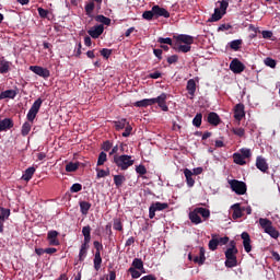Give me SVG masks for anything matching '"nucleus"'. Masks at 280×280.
Returning a JSON list of instances; mask_svg holds the SVG:
<instances>
[{
	"label": "nucleus",
	"instance_id": "ea45409f",
	"mask_svg": "<svg viewBox=\"0 0 280 280\" xmlns=\"http://www.w3.org/2000/svg\"><path fill=\"white\" fill-rule=\"evenodd\" d=\"M93 246L95 248L94 255L102 256V250H104V245L100 243V241H94Z\"/></svg>",
	"mask_w": 280,
	"mask_h": 280
},
{
	"label": "nucleus",
	"instance_id": "423d86ee",
	"mask_svg": "<svg viewBox=\"0 0 280 280\" xmlns=\"http://www.w3.org/2000/svg\"><path fill=\"white\" fill-rule=\"evenodd\" d=\"M165 209H170V205L161 201H156L152 203L149 208V218L150 220H154L156 215V211H165Z\"/></svg>",
	"mask_w": 280,
	"mask_h": 280
},
{
	"label": "nucleus",
	"instance_id": "0eeeda50",
	"mask_svg": "<svg viewBox=\"0 0 280 280\" xmlns=\"http://www.w3.org/2000/svg\"><path fill=\"white\" fill-rule=\"evenodd\" d=\"M153 104H158V106L164 112L167 113L170 110V107L167 106V95L165 93H162L160 96L155 98H151Z\"/></svg>",
	"mask_w": 280,
	"mask_h": 280
},
{
	"label": "nucleus",
	"instance_id": "412c9836",
	"mask_svg": "<svg viewBox=\"0 0 280 280\" xmlns=\"http://www.w3.org/2000/svg\"><path fill=\"white\" fill-rule=\"evenodd\" d=\"M184 175L186 178L187 186L194 187V185H196V180L194 179V172H191V170H189V168H185Z\"/></svg>",
	"mask_w": 280,
	"mask_h": 280
},
{
	"label": "nucleus",
	"instance_id": "a19ab883",
	"mask_svg": "<svg viewBox=\"0 0 280 280\" xmlns=\"http://www.w3.org/2000/svg\"><path fill=\"white\" fill-rule=\"evenodd\" d=\"M192 126L200 128L202 126V114L198 113L192 119Z\"/></svg>",
	"mask_w": 280,
	"mask_h": 280
},
{
	"label": "nucleus",
	"instance_id": "4468645a",
	"mask_svg": "<svg viewBox=\"0 0 280 280\" xmlns=\"http://www.w3.org/2000/svg\"><path fill=\"white\" fill-rule=\"evenodd\" d=\"M241 238L243 240L245 253H250V250H253V245H250V234H248V232H243Z\"/></svg>",
	"mask_w": 280,
	"mask_h": 280
},
{
	"label": "nucleus",
	"instance_id": "0e129e2a",
	"mask_svg": "<svg viewBox=\"0 0 280 280\" xmlns=\"http://www.w3.org/2000/svg\"><path fill=\"white\" fill-rule=\"evenodd\" d=\"M82 189V184H73L70 188L71 194H78Z\"/></svg>",
	"mask_w": 280,
	"mask_h": 280
},
{
	"label": "nucleus",
	"instance_id": "c9c22d12",
	"mask_svg": "<svg viewBox=\"0 0 280 280\" xmlns=\"http://www.w3.org/2000/svg\"><path fill=\"white\" fill-rule=\"evenodd\" d=\"M208 246L210 250H218V246H220V242H218L215 234H212V240L209 241Z\"/></svg>",
	"mask_w": 280,
	"mask_h": 280
},
{
	"label": "nucleus",
	"instance_id": "9d476101",
	"mask_svg": "<svg viewBox=\"0 0 280 280\" xmlns=\"http://www.w3.org/2000/svg\"><path fill=\"white\" fill-rule=\"evenodd\" d=\"M91 38H97L104 34V24L95 25L88 31Z\"/></svg>",
	"mask_w": 280,
	"mask_h": 280
},
{
	"label": "nucleus",
	"instance_id": "393cba45",
	"mask_svg": "<svg viewBox=\"0 0 280 280\" xmlns=\"http://www.w3.org/2000/svg\"><path fill=\"white\" fill-rule=\"evenodd\" d=\"M177 43H183L184 45H194V36L190 35H178Z\"/></svg>",
	"mask_w": 280,
	"mask_h": 280
},
{
	"label": "nucleus",
	"instance_id": "8fccbe9b",
	"mask_svg": "<svg viewBox=\"0 0 280 280\" xmlns=\"http://www.w3.org/2000/svg\"><path fill=\"white\" fill-rule=\"evenodd\" d=\"M264 62H265L266 67H270V69H275L277 67V60H275L270 57L265 58Z\"/></svg>",
	"mask_w": 280,
	"mask_h": 280
},
{
	"label": "nucleus",
	"instance_id": "864d4df0",
	"mask_svg": "<svg viewBox=\"0 0 280 280\" xmlns=\"http://www.w3.org/2000/svg\"><path fill=\"white\" fill-rule=\"evenodd\" d=\"M37 12H38L40 19H48L49 20V10L43 9V8H38Z\"/></svg>",
	"mask_w": 280,
	"mask_h": 280
},
{
	"label": "nucleus",
	"instance_id": "1a4fd4ad",
	"mask_svg": "<svg viewBox=\"0 0 280 280\" xmlns=\"http://www.w3.org/2000/svg\"><path fill=\"white\" fill-rule=\"evenodd\" d=\"M230 69L233 73H242L246 69V66H244L240 59L234 58L230 63Z\"/></svg>",
	"mask_w": 280,
	"mask_h": 280
},
{
	"label": "nucleus",
	"instance_id": "de8ad7c7",
	"mask_svg": "<svg viewBox=\"0 0 280 280\" xmlns=\"http://www.w3.org/2000/svg\"><path fill=\"white\" fill-rule=\"evenodd\" d=\"M108 161V155L106 154V152L102 151L100 154H98V160H97V165L101 166V165H104V163Z\"/></svg>",
	"mask_w": 280,
	"mask_h": 280
},
{
	"label": "nucleus",
	"instance_id": "20e7f679",
	"mask_svg": "<svg viewBox=\"0 0 280 280\" xmlns=\"http://www.w3.org/2000/svg\"><path fill=\"white\" fill-rule=\"evenodd\" d=\"M40 106H43V98H37L32 107L30 108L27 115H26V119L27 121H30L31 124H34V120L36 119V116L38 115V110H40Z\"/></svg>",
	"mask_w": 280,
	"mask_h": 280
},
{
	"label": "nucleus",
	"instance_id": "338daca9",
	"mask_svg": "<svg viewBox=\"0 0 280 280\" xmlns=\"http://www.w3.org/2000/svg\"><path fill=\"white\" fill-rule=\"evenodd\" d=\"M168 65H176L178 62V55H172L171 57L167 58Z\"/></svg>",
	"mask_w": 280,
	"mask_h": 280
},
{
	"label": "nucleus",
	"instance_id": "7c9ffc66",
	"mask_svg": "<svg viewBox=\"0 0 280 280\" xmlns=\"http://www.w3.org/2000/svg\"><path fill=\"white\" fill-rule=\"evenodd\" d=\"M195 211L201 217H203L205 220H209L211 218V211L207 208H195Z\"/></svg>",
	"mask_w": 280,
	"mask_h": 280
},
{
	"label": "nucleus",
	"instance_id": "49530a36",
	"mask_svg": "<svg viewBox=\"0 0 280 280\" xmlns=\"http://www.w3.org/2000/svg\"><path fill=\"white\" fill-rule=\"evenodd\" d=\"M132 268L136 270H143V260H141V258H135L132 261Z\"/></svg>",
	"mask_w": 280,
	"mask_h": 280
},
{
	"label": "nucleus",
	"instance_id": "bb28decb",
	"mask_svg": "<svg viewBox=\"0 0 280 280\" xmlns=\"http://www.w3.org/2000/svg\"><path fill=\"white\" fill-rule=\"evenodd\" d=\"M222 16H224V13L217 8L214 9V13L208 20V23H217V21H220Z\"/></svg>",
	"mask_w": 280,
	"mask_h": 280
},
{
	"label": "nucleus",
	"instance_id": "e433bc0d",
	"mask_svg": "<svg viewBox=\"0 0 280 280\" xmlns=\"http://www.w3.org/2000/svg\"><path fill=\"white\" fill-rule=\"evenodd\" d=\"M124 183H126V176H124V175H115L114 176V185H116L117 189H119V187H121V185H124Z\"/></svg>",
	"mask_w": 280,
	"mask_h": 280
},
{
	"label": "nucleus",
	"instance_id": "f704fd0d",
	"mask_svg": "<svg viewBox=\"0 0 280 280\" xmlns=\"http://www.w3.org/2000/svg\"><path fill=\"white\" fill-rule=\"evenodd\" d=\"M242 39H234L232 42L229 43L230 48L233 49V51H240V49H242Z\"/></svg>",
	"mask_w": 280,
	"mask_h": 280
},
{
	"label": "nucleus",
	"instance_id": "7ed1b4c3",
	"mask_svg": "<svg viewBox=\"0 0 280 280\" xmlns=\"http://www.w3.org/2000/svg\"><path fill=\"white\" fill-rule=\"evenodd\" d=\"M258 222L267 235L271 236L273 240H279L280 233L277 228L272 225V221L266 218H260Z\"/></svg>",
	"mask_w": 280,
	"mask_h": 280
},
{
	"label": "nucleus",
	"instance_id": "2eb2a0df",
	"mask_svg": "<svg viewBox=\"0 0 280 280\" xmlns=\"http://www.w3.org/2000/svg\"><path fill=\"white\" fill-rule=\"evenodd\" d=\"M153 12L155 19L163 16L164 19H170V13L165 8L159 7V4L153 5Z\"/></svg>",
	"mask_w": 280,
	"mask_h": 280
},
{
	"label": "nucleus",
	"instance_id": "69168bd1",
	"mask_svg": "<svg viewBox=\"0 0 280 280\" xmlns=\"http://www.w3.org/2000/svg\"><path fill=\"white\" fill-rule=\"evenodd\" d=\"M58 231L56 230H52V231H49L48 234H47V240H58Z\"/></svg>",
	"mask_w": 280,
	"mask_h": 280
},
{
	"label": "nucleus",
	"instance_id": "72a5a7b5",
	"mask_svg": "<svg viewBox=\"0 0 280 280\" xmlns=\"http://www.w3.org/2000/svg\"><path fill=\"white\" fill-rule=\"evenodd\" d=\"M89 248L86 245H81L79 250V261H84L86 259V255H89Z\"/></svg>",
	"mask_w": 280,
	"mask_h": 280
},
{
	"label": "nucleus",
	"instance_id": "a211bd4d",
	"mask_svg": "<svg viewBox=\"0 0 280 280\" xmlns=\"http://www.w3.org/2000/svg\"><path fill=\"white\" fill-rule=\"evenodd\" d=\"M11 66H12V62L8 61L5 57L0 58V73L2 75H5V73H9Z\"/></svg>",
	"mask_w": 280,
	"mask_h": 280
},
{
	"label": "nucleus",
	"instance_id": "9b49d317",
	"mask_svg": "<svg viewBox=\"0 0 280 280\" xmlns=\"http://www.w3.org/2000/svg\"><path fill=\"white\" fill-rule=\"evenodd\" d=\"M246 117V112H244V104L238 103L234 107V118L236 121H242Z\"/></svg>",
	"mask_w": 280,
	"mask_h": 280
},
{
	"label": "nucleus",
	"instance_id": "a18cd8bd",
	"mask_svg": "<svg viewBox=\"0 0 280 280\" xmlns=\"http://www.w3.org/2000/svg\"><path fill=\"white\" fill-rule=\"evenodd\" d=\"M95 21H97V23H103V25H110V19L104 15H96Z\"/></svg>",
	"mask_w": 280,
	"mask_h": 280
},
{
	"label": "nucleus",
	"instance_id": "4c0bfd02",
	"mask_svg": "<svg viewBox=\"0 0 280 280\" xmlns=\"http://www.w3.org/2000/svg\"><path fill=\"white\" fill-rule=\"evenodd\" d=\"M233 160L236 165H246V160L242 156L241 153H234Z\"/></svg>",
	"mask_w": 280,
	"mask_h": 280
},
{
	"label": "nucleus",
	"instance_id": "c756f323",
	"mask_svg": "<svg viewBox=\"0 0 280 280\" xmlns=\"http://www.w3.org/2000/svg\"><path fill=\"white\" fill-rule=\"evenodd\" d=\"M34 122H30V121H25L23 125H22V129H21V135L22 137H27V135H30V132L32 131V125Z\"/></svg>",
	"mask_w": 280,
	"mask_h": 280
},
{
	"label": "nucleus",
	"instance_id": "2f4dec72",
	"mask_svg": "<svg viewBox=\"0 0 280 280\" xmlns=\"http://www.w3.org/2000/svg\"><path fill=\"white\" fill-rule=\"evenodd\" d=\"M177 51H180L182 54H189L191 51V45L189 44H179L177 46H173Z\"/></svg>",
	"mask_w": 280,
	"mask_h": 280
},
{
	"label": "nucleus",
	"instance_id": "6ab92c4d",
	"mask_svg": "<svg viewBox=\"0 0 280 280\" xmlns=\"http://www.w3.org/2000/svg\"><path fill=\"white\" fill-rule=\"evenodd\" d=\"M221 121L222 120L220 119V115H218V113L211 112L208 114V124H210V126H220Z\"/></svg>",
	"mask_w": 280,
	"mask_h": 280
},
{
	"label": "nucleus",
	"instance_id": "774afa93",
	"mask_svg": "<svg viewBox=\"0 0 280 280\" xmlns=\"http://www.w3.org/2000/svg\"><path fill=\"white\" fill-rule=\"evenodd\" d=\"M82 235L83 237L91 235V225L83 226Z\"/></svg>",
	"mask_w": 280,
	"mask_h": 280
},
{
	"label": "nucleus",
	"instance_id": "4d7b16f0",
	"mask_svg": "<svg viewBox=\"0 0 280 280\" xmlns=\"http://www.w3.org/2000/svg\"><path fill=\"white\" fill-rule=\"evenodd\" d=\"M128 271L130 272L132 279H139V277H141V272H139V270H137L135 267H130Z\"/></svg>",
	"mask_w": 280,
	"mask_h": 280
},
{
	"label": "nucleus",
	"instance_id": "473e14b6",
	"mask_svg": "<svg viewBox=\"0 0 280 280\" xmlns=\"http://www.w3.org/2000/svg\"><path fill=\"white\" fill-rule=\"evenodd\" d=\"M114 126L117 131L124 130L128 126V120H126V118H121L120 120H115Z\"/></svg>",
	"mask_w": 280,
	"mask_h": 280
},
{
	"label": "nucleus",
	"instance_id": "58836bf2",
	"mask_svg": "<svg viewBox=\"0 0 280 280\" xmlns=\"http://www.w3.org/2000/svg\"><path fill=\"white\" fill-rule=\"evenodd\" d=\"M80 167V162H70L66 165V172H78Z\"/></svg>",
	"mask_w": 280,
	"mask_h": 280
},
{
	"label": "nucleus",
	"instance_id": "f257e3e1",
	"mask_svg": "<svg viewBox=\"0 0 280 280\" xmlns=\"http://www.w3.org/2000/svg\"><path fill=\"white\" fill-rule=\"evenodd\" d=\"M230 248L225 250V266L226 268H235L237 266V247L235 241L230 242Z\"/></svg>",
	"mask_w": 280,
	"mask_h": 280
},
{
	"label": "nucleus",
	"instance_id": "680f3d73",
	"mask_svg": "<svg viewBox=\"0 0 280 280\" xmlns=\"http://www.w3.org/2000/svg\"><path fill=\"white\" fill-rule=\"evenodd\" d=\"M132 135V126H130V122L125 126V131L122 132V137H130Z\"/></svg>",
	"mask_w": 280,
	"mask_h": 280
},
{
	"label": "nucleus",
	"instance_id": "c85d7f7f",
	"mask_svg": "<svg viewBox=\"0 0 280 280\" xmlns=\"http://www.w3.org/2000/svg\"><path fill=\"white\" fill-rule=\"evenodd\" d=\"M189 220L190 222H192V224H202V219L200 218L196 209L189 213Z\"/></svg>",
	"mask_w": 280,
	"mask_h": 280
},
{
	"label": "nucleus",
	"instance_id": "5701e85b",
	"mask_svg": "<svg viewBox=\"0 0 280 280\" xmlns=\"http://www.w3.org/2000/svg\"><path fill=\"white\" fill-rule=\"evenodd\" d=\"M205 253H206L205 247H200L199 256H196L194 258V262L198 264L199 266L205 265V261H207V257L205 256Z\"/></svg>",
	"mask_w": 280,
	"mask_h": 280
},
{
	"label": "nucleus",
	"instance_id": "a878e982",
	"mask_svg": "<svg viewBox=\"0 0 280 280\" xmlns=\"http://www.w3.org/2000/svg\"><path fill=\"white\" fill-rule=\"evenodd\" d=\"M232 209H233V213H232L233 220H240V218H242V211H244V209H242L240 203H234L232 206Z\"/></svg>",
	"mask_w": 280,
	"mask_h": 280
},
{
	"label": "nucleus",
	"instance_id": "f03ea898",
	"mask_svg": "<svg viewBox=\"0 0 280 280\" xmlns=\"http://www.w3.org/2000/svg\"><path fill=\"white\" fill-rule=\"evenodd\" d=\"M113 163H115V165H117L119 170H121L122 172H126L128 167H132V165H135V160H132L131 155L116 154L114 155Z\"/></svg>",
	"mask_w": 280,
	"mask_h": 280
},
{
	"label": "nucleus",
	"instance_id": "cd10ccee",
	"mask_svg": "<svg viewBox=\"0 0 280 280\" xmlns=\"http://www.w3.org/2000/svg\"><path fill=\"white\" fill-rule=\"evenodd\" d=\"M79 207H80V211H81L82 215H89V211L91 210V202L80 201Z\"/></svg>",
	"mask_w": 280,
	"mask_h": 280
},
{
	"label": "nucleus",
	"instance_id": "4be33fe9",
	"mask_svg": "<svg viewBox=\"0 0 280 280\" xmlns=\"http://www.w3.org/2000/svg\"><path fill=\"white\" fill-rule=\"evenodd\" d=\"M133 106L137 108H148V106H154V101H152V98H143L141 101H137Z\"/></svg>",
	"mask_w": 280,
	"mask_h": 280
},
{
	"label": "nucleus",
	"instance_id": "bf43d9fd",
	"mask_svg": "<svg viewBox=\"0 0 280 280\" xmlns=\"http://www.w3.org/2000/svg\"><path fill=\"white\" fill-rule=\"evenodd\" d=\"M112 54H113L112 49H108V48L101 49V56H103V58H105L106 60H108V58H110Z\"/></svg>",
	"mask_w": 280,
	"mask_h": 280
},
{
	"label": "nucleus",
	"instance_id": "c03bdc74",
	"mask_svg": "<svg viewBox=\"0 0 280 280\" xmlns=\"http://www.w3.org/2000/svg\"><path fill=\"white\" fill-rule=\"evenodd\" d=\"M113 229L119 232L124 231V224L121 223V219L119 218L114 219Z\"/></svg>",
	"mask_w": 280,
	"mask_h": 280
},
{
	"label": "nucleus",
	"instance_id": "13d9d810",
	"mask_svg": "<svg viewBox=\"0 0 280 280\" xmlns=\"http://www.w3.org/2000/svg\"><path fill=\"white\" fill-rule=\"evenodd\" d=\"M136 172H137V174H140V176H143V175L148 174V168H145V166L143 164H140L136 167Z\"/></svg>",
	"mask_w": 280,
	"mask_h": 280
},
{
	"label": "nucleus",
	"instance_id": "aec40b11",
	"mask_svg": "<svg viewBox=\"0 0 280 280\" xmlns=\"http://www.w3.org/2000/svg\"><path fill=\"white\" fill-rule=\"evenodd\" d=\"M186 91H188V95H190V100H194L196 96V80L189 79L187 81Z\"/></svg>",
	"mask_w": 280,
	"mask_h": 280
},
{
	"label": "nucleus",
	"instance_id": "6e6d98bb",
	"mask_svg": "<svg viewBox=\"0 0 280 280\" xmlns=\"http://www.w3.org/2000/svg\"><path fill=\"white\" fill-rule=\"evenodd\" d=\"M240 152L241 156H243L245 160L250 159V156H253L250 149H241Z\"/></svg>",
	"mask_w": 280,
	"mask_h": 280
},
{
	"label": "nucleus",
	"instance_id": "052dcab7",
	"mask_svg": "<svg viewBox=\"0 0 280 280\" xmlns=\"http://www.w3.org/2000/svg\"><path fill=\"white\" fill-rule=\"evenodd\" d=\"M232 132L233 135H236V137H244V135H246V130H244V128H233Z\"/></svg>",
	"mask_w": 280,
	"mask_h": 280
},
{
	"label": "nucleus",
	"instance_id": "79ce46f5",
	"mask_svg": "<svg viewBox=\"0 0 280 280\" xmlns=\"http://www.w3.org/2000/svg\"><path fill=\"white\" fill-rule=\"evenodd\" d=\"M10 213H11L10 209L0 207V218L4 222L5 220H8V218H10Z\"/></svg>",
	"mask_w": 280,
	"mask_h": 280
},
{
	"label": "nucleus",
	"instance_id": "ddd939ff",
	"mask_svg": "<svg viewBox=\"0 0 280 280\" xmlns=\"http://www.w3.org/2000/svg\"><path fill=\"white\" fill-rule=\"evenodd\" d=\"M14 128V120L12 118H4L0 120V132H8Z\"/></svg>",
	"mask_w": 280,
	"mask_h": 280
},
{
	"label": "nucleus",
	"instance_id": "603ef678",
	"mask_svg": "<svg viewBox=\"0 0 280 280\" xmlns=\"http://www.w3.org/2000/svg\"><path fill=\"white\" fill-rule=\"evenodd\" d=\"M158 43H160V45H170L171 47H174V43L172 42V38L170 37H159L158 38Z\"/></svg>",
	"mask_w": 280,
	"mask_h": 280
},
{
	"label": "nucleus",
	"instance_id": "dca6fc26",
	"mask_svg": "<svg viewBox=\"0 0 280 280\" xmlns=\"http://www.w3.org/2000/svg\"><path fill=\"white\" fill-rule=\"evenodd\" d=\"M256 167H257V170H259L264 174H266V172H268V170H269L268 162H266V159H264L262 156H257Z\"/></svg>",
	"mask_w": 280,
	"mask_h": 280
},
{
	"label": "nucleus",
	"instance_id": "09e8293b",
	"mask_svg": "<svg viewBox=\"0 0 280 280\" xmlns=\"http://www.w3.org/2000/svg\"><path fill=\"white\" fill-rule=\"evenodd\" d=\"M97 172V178H106V176H110V170L107 168L106 171L101 170V168H96Z\"/></svg>",
	"mask_w": 280,
	"mask_h": 280
},
{
	"label": "nucleus",
	"instance_id": "6e6552de",
	"mask_svg": "<svg viewBox=\"0 0 280 280\" xmlns=\"http://www.w3.org/2000/svg\"><path fill=\"white\" fill-rule=\"evenodd\" d=\"M30 71L35 73V75H39V78H44V80H47L51 75V72L47 68H43L40 66H31Z\"/></svg>",
	"mask_w": 280,
	"mask_h": 280
},
{
	"label": "nucleus",
	"instance_id": "37998d69",
	"mask_svg": "<svg viewBox=\"0 0 280 280\" xmlns=\"http://www.w3.org/2000/svg\"><path fill=\"white\" fill-rule=\"evenodd\" d=\"M93 264L96 272L100 271L102 268V256L94 255Z\"/></svg>",
	"mask_w": 280,
	"mask_h": 280
},
{
	"label": "nucleus",
	"instance_id": "f3484780",
	"mask_svg": "<svg viewBox=\"0 0 280 280\" xmlns=\"http://www.w3.org/2000/svg\"><path fill=\"white\" fill-rule=\"evenodd\" d=\"M19 95V89L5 90L0 93V100H14Z\"/></svg>",
	"mask_w": 280,
	"mask_h": 280
},
{
	"label": "nucleus",
	"instance_id": "f8f14e48",
	"mask_svg": "<svg viewBox=\"0 0 280 280\" xmlns=\"http://www.w3.org/2000/svg\"><path fill=\"white\" fill-rule=\"evenodd\" d=\"M102 1L103 0H92L88 4H85V13L88 16H91L93 14V10H95V4L96 8L100 10L102 8Z\"/></svg>",
	"mask_w": 280,
	"mask_h": 280
},
{
	"label": "nucleus",
	"instance_id": "5fc2aeb1",
	"mask_svg": "<svg viewBox=\"0 0 280 280\" xmlns=\"http://www.w3.org/2000/svg\"><path fill=\"white\" fill-rule=\"evenodd\" d=\"M113 148V142L110 140L104 141L101 150H104V152H110V149Z\"/></svg>",
	"mask_w": 280,
	"mask_h": 280
},
{
	"label": "nucleus",
	"instance_id": "39448f33",
	"mask_svg": "<svg viewBox=\"0 0 280 280\" xmlns=\"http://www.w3.org/2000/svg\"><path fill=\"white\" fill-rule=\"evenodd\" d=\"M229 185L232 189V191H235L237 196H244L247 191L246 183L240 182L237 179L229 180Z\"/></svg>",
	"mask_w": 280,
	"mask_h": 280
},
{
	"label": "nucleus",
	"instance_id": "3c124183",
	"mask_svg": "<svg viewBox=\"0 0 280 280\" xmlns=\"http://www.w3.org/2000/svg\"><path fill=\"white\" fill-rule=\"evenodd\" d=\"M154 9L152 8L151 11H144L143 14H142V18L145 20V21H152L154 19Z\"/></svg>",
	"mask_w": 280,
	"mask_h": 280
},
{
	"label": "nucleus",
	"instance_id": "b1692460",
	"mask_svg": "<svg viewBox=\"0 0 280 280\" xmlns=\"http://www.w3.org/2000/svg\"><path fill=\"white\" fill-rule=\"evenodd\" d=\"M35 173H36V168L34 166L26 168L24 174L22 175V180L30 183V180H32V177L34 176Z\"/></svg>",
	"mask_w": 280,
	"mask_h": 280
},
{
	"label": "nucleus",
	"instance_id": "e2e57ef3",
	"mask_svg": "<svg viewBox=\"0 0 280 280\" xmlns=\"http://www.w3.org/2000/svg\"><path fill=\"white\" fill-rule=\"evenodd\" d=\"M220 3V10L223 14H226V9L229 8V1L222 0Z\"/></svg>",
	"mask_w": 280,
	"mask_h": 280
}]
</instances>
